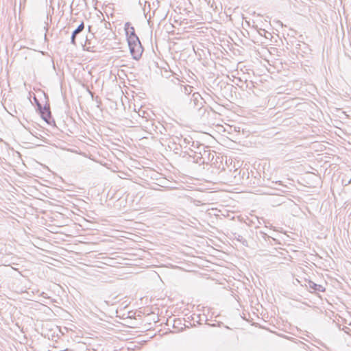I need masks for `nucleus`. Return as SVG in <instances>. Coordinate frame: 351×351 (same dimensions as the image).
Returning a JSON list of instances; mask_svg holds the SVG:
<instances>
[{
  "instance_id": "3",
  "label": "nucleus",
  "mask_w": 351,
  "mask_h": 351,
  "mask_svg": "<svg viewBox=\"0 0 351 351\" xmlns=\"http://www.w3.org/2000/svg\"><path fill=\"white\" fill-rule=\"evenodd\" d=\"M84 23L82 22L78 26V27L73 32L72 37H71V42H72L73 44H75V39L76 35L78 33H80V32H82L84 29Z\"/></svg>"
},
{
  "instance_id": "1",
  "label": "nucleus",
  "mask_w": 351,
  "mask_h": 351,
  "mask_svg": "<svg viewBox=\"0 0 351 351\" xmlns=\"http://www.w3.org/2000/svg\"><path fill=\"white\" fill-rule=\"evenodd\" d=\"M125 31L130 53L135 60H138L143 53V49L138 37L135 34L134 27L130 23L125 25Z\"/></svg>"
},
{
  "instance_id": "4",
  "label": "nucleus",
  "mask_w": 351,
  "mask_h": 351,
  "mask_svg": "<svg viewBox=\"0 0 351 351\" xmlns=\"http://www.w3.org/2000/svg\"><path fill=\"white\" fill-rule=\"evenodd\" d=\"M127 65L125 64H122L121 65H120V66H126Z\"/></svg>"
},
{
  "instance_id": "2",
  "label": "nucleus",
  "mask_w": 351,
  "mask_h": 351,
  "mask_svg": "<svg viewBox=\"0 0 351 351\" xmlns=\"http://www.w3.org/2000/svg\"><path fill=\"white\" fill-rule=\"evenodd\" d=\"M40 114L42 118L48 123H50L51 120V112L49 108L45 107L44 108L40 110Z\"/></svg>"
}]
</instances>
